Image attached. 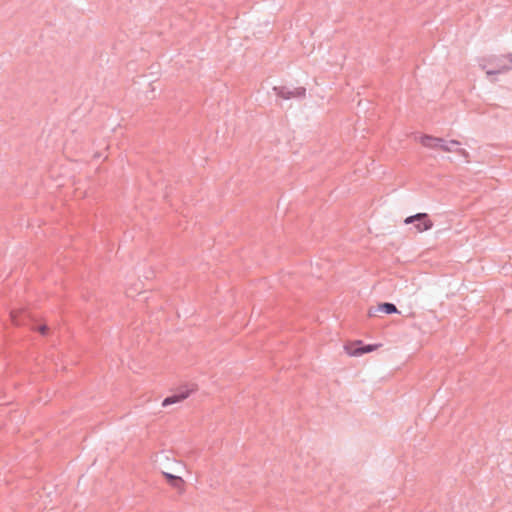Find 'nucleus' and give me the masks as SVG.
Masks as SVG:
<instances>
[{
  "mask_svg": "<svg viewBox=\"0 0 512 512\" xmlns=\"http://www.w3.org/2000/svg\"><path fill=\"white\" fill-rule=\"evenodd\" d=\"M501 58H503V55L494 56L488 59V64L491 66V68H487L486 65L481 64L482 69L486 71V74L488 76L497 75L511 70V66H509V61H501Z\"/></svg>",
  "mask_w": 512,
  "mask_h": 512,
  "instance_id": "f257e3e1",
  "label": "nucleus"
},
{
  "mask_svg": "<svg viewBox=\"0 0 512 512\" xmlns=\"http://www.w3.org/2000/svg\"><path fill=\"white\" fill-rule=\"evenodd\" d=\"M405 224H414V228L417 232H424L430 230L433 227V222L429 219L427 213H417L409 216L404 220Z\"/></svg>",
  "mask_w": 512,
  "mask_h": 512,
  "instance_id": "f03ea898",
  "label": "nucleus"
},
{
  "mask_svg": "<svg viewBox=\"0 0 512 512\" xmlns=\"http://www.w3.org/2000/svg\"><path fill=\"white\" fill-rule=\"evenodd\" d=\"M273 91L275 94L284 100H289L292 98H305L306 96V88L305 87H296L289 88L287 86H274Z\"/></svg>",
  "mask_w": 512,
  "mask_h": 512,
  "instance_id": "7ed1b4c3",
  "label": "nucleus"
},
{
  "mask_svg": "<svg viewBox=\"0 0 512 512\" xmlns=\"http://www.w3.org/2000/svg\"><path fill=\"white\" fill-rule=\"evenodd\" d=\"M193 390H194L193 388L192 389L180 388L179 391L176 392L175 394L166 397L163 400V402H162V406L163 407H167L169 405H172V404H175V403L183 401L184 399H186L190 395V393Z\"/></svg>",
  "mask_w": 512,
  "mask_h": 512,
  "instance_id": "20e7f679",
  "label": "nucleus"
},
{
  "mask_svg": "<svg viewBox=\"0 0 512 512\" xmlns=\"http://www.w3.org/2000/svg\"><path fill=\"white\" fill-rule=\"evenodd\" d=\"M361 344H362L361 341H357L356 343H354L352 345H346L345 350H346L347 354H349L351 356H359L364 353L372 352L376 348V345H371V344L354 348L355 345H361Z\"/></svg>",
  "mask_w": 512,
  "mask_h": 512,
  "instance_id": "39448f33",
  "label": "nucleus"
},
{
  "mask_svg": "<svg viewBox=\"0 0 512 512\" xmlns=\"http://www.w3.org/2000/svg\"><path fill=\"white\" fill-rule=\"evenodd\" d=\"M378 311L384 312L386 314L399 313L397 307L393 303L384 302V303L379 304L378 307L375 309H373V308L369 309L368 315L370 317H373L376 315V312H378Z\"/></svg>",
  "mask_w": 512,
  "mask_h": 512,
  "instance_id": "423d86ee",
  "label": "nucleus"
},
{
  "mask_svg": "<svg viewBox=\"0 0 512 512\" xmlns=\"http://www.w3.org/2000/svg\"><path fill=\"white\" fill-rule=\"evenodd\" d=\"M443 138L434 137L430 135H423L421 137V144L427 148L435 149L441 147Z\"/></svg>",
  "mask_w": 512,
  "mask_h": 512,
  "instance_id": "0eeeda50",
  "label": "nucleus"
},
{
  "mask_svg": "<svg viewBox=\"0 0 512 512\" xmlns=\"http://www.w3.org/2000/svg\"><path fill=\"white\" fill-rule=\"evenodd\" d=\"M163 475L173 488L183 490L184 480L180 476H176L168 472H163Z\"/></svg>",
  "mask_w": 512,
  "mask_h": 512,
  "instance_id": "6e6552de",
  "label": "nucleus"
},
{
  "mask_svg": "<svg viewBox=\"0 0 512 512\" xmlns=\"http://www.w3.org/2000/svg\"><path fill=\"white\" fill-rule=\"evenodd\" d=\"M459 145H460V142L458 140L445 141L443 139L440 150H442L444 152H454L456 149L455 147H457Z\"/></svg>",
  "mask_w": 512,
  "mask_h": 512,
  "instance_id": "1a4fd4ad",
  "label": "nucleus"
},
{
  "mask_svg": "<svg viewBox=\"0 0 512 512\" xmlns=\"http://www.w3.org/2000/svg\"><path fill=\"white\" fill-rule=\"evenodd\" d=\"M23 314H24L23 311H12L10 313L11 320L13 321V323L15 325H22L23 324V320L21 319Z\"/></svg>",
  "mask_w": 512,
  "mask_h": 512,
  "instance_id": "9d476101",
  "label": "nucleus"
},
{
  "mask_svg": "<svg viewBox=\"0 0 512 512\" xmlns=\"http://www.w3.org/2000/svg\"><path fill=\"white\" fill-rule=\"evenodd\" d=\"M454 152L457 153L458 155L462 156L463 158H465L468 161L469 153L467 150H465L463 148H456Z\"/></svg>",
  "mask_w": 512,
  "mask_h": 512,
  "instance_id": "9b49d317",
  "label": "nucleus"
},
{
  "mask_svg": "<svg viewBox=\"0 0 512 512\" xmlns=\"http://www.w3.org/2000/svg\"><path fill=\"white\" fill-rule=\"evenodd\" d=\"M501 61H509V66H511L512 69V53L503 55V58L500 59Z\"/></svg>",
  "mask_w": 512,
  "mask_h": 512,
  "instance_id": "f8f14e48",
  "label": "nucleus"
},
{
  "mask_svg": "<svg viewBox=\"0 0 512 512\" xmlns=\"http://www.w3.org/2000/svg\"><path fill=\"white\" fill-rule=\"evenodd\" d=\"M39 332L42 334V335H46L47 331H48V327L46 325H41L39 328H38Z\"/></svg>",
  "mask_w": 512,
  "mask_h": 512,
  "instance_id": "ddd939ff",
  "label": "nucleus"
}]
</instances>
